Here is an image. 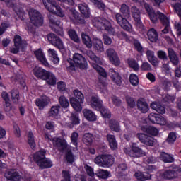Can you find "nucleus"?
Returning <instances> with one entry per match:
<instances>
[{
    "label": "nucleus",
    "mask_w": 181,
    "mask_h": 181,
    "mask_svg": "<svg viewBox=\"0 0 181 181\" xmlns=\"http://www.w3.org/2000/svg\"><path fill=\"white\" fill-rule=\"evenodd\" d=\"M87 55L90 59V63L91 66L98 71L100 74L99 76V86L100 88H103V87H105L108 84L107 82V72L103 67H101V64H103V61L101 59L98 58V57L95 56V54L92 51H88L87 52Z\"/></svg>",
    "instance_id": "f257e3e1"
},
{
    "label": "nucleus",
    "mask_w": 181,
    "mask_h": 181,
    "mask_svg": "<svg viewBox=\"0 0 181 181\" xmlns=\"http://www.w3.org/2000/svg\"><path fill=\"white\" fill-rule=\"evenodd\" d=\"M144 8L151 22H153V23H156V22H158V18H159L163 25H165V29L163 30V32L164 33H169L170 30V27L169 25V18H168L166 16H165L163 13L160 12H157L156 14L155 11H153L152 7L146 3L144 4Z\"/></svg>",
    "instance_id": "f03ea898"
},
{
    "label": "nucleus",
    "mask_w": 181,
    "mask_h": 181,
    "mask_svg": "<svg viewBox=\"0 0 181 181\" xmlns=\"http://www.w3.org/2000/svg\"><path fill=\"white\" fill-rule=\"evenodd\" d=\"M29 16L32 24L28 23L26 30L30 33H35V27L33 25L42 26L43 25V18H42V15H40V13L37 10L33 8L29 11Z\"/></svg>",
    "instance_id": "7ed1b4c3"
},
{
    "label": "nucleus",
    "mask_w": 181,
    "mask_h": 181,
    "mask_svg": "<svg viewBox=\"0 0 181 181\" xmlns=\"http://www.w3.org/2000/svg\"><path fill=\"white\" fill-rule=\"evenodd\" d=\"M74 95L75 98L72 97L69 100L70 104L75 111L80 112V111L83 110V106L81 104L84 103V95H83L81 91L78 90H74Z\"/></svg>",
    "instance_id": "20e7f679"
},
{
    "label": "nucleus",
    "mask_w": 181,
    "mask_h": 181,
    "mask_svg": "<svg viewBox=\"0 0 181 181\" xmlns=\"http://www.w3.org/2000/svg\"><path fill=\"white\" fill-rule=\"evenodd\" d=\"M42 4L45 9L49 11L50 13L56 14L60 18L64 17V12L62 11L60 6H57L56 1L53 0H42Z\"/></svg>",
    "instance_id": "39448f33"
},
{
    "label": "nucleus",
    "mask_w": 181,
    "mask_h": 181,
    "mask_svg": "<svg viewBox=\"0 0 181 181\" xmlns=\"http://www.w3.org/2000/svg\"><path fill=\"white\" fill-rule=\"evenodd\" d=\"M93 25L100 30H107L108 33H114V28L111 26V23L107 19L95 18L93 21Z\"/></svg>",
    "instance_id": "423d86ee"
},
{
    "label": "nucleus",
    "mask_w": 181,
    "mask_h": 181,
    "mask_svg": "<svg viewBox=\"0 0 181 181\" xmlns=\"http://www.w3.org/2000/svg\"><path fill=\"white\" fill-rule=\"evenodd\" d=\"M68 63L69 64V67L71 69H74V66L82 69H87V60H86V58L80 54H75L74 55V60L69 59H68Z\"/></svg>",
    "instance_id": "0eeeda50"
},
{
    "label": "nucleus",
    "mask_w": 181,
    "mask_h": 181,
    "mask_svg": "<svg viewBox=\"0 0 181 181\" xmlns=\"http://www.w3.org/2000/svg\"><path fill=\"white\" fill-rule=\"evenodd\" d=\"M94 162L100 168H110L114 165V157L111 155H102L97 156Z\"/></svg>",
    "instance_id": "6e6552de"
},
{
    "label": "nucleus",
    "mask_w": 181,
    "mask_h": 181,
    "mask_svg": "<svg viewBox=\"0 0 181 181\" xmlns=\"http://www.w3.org/2000/svg\"><path fill=\"white\" fill-rule=\"evenodd\" d=\"M4 177H6L7 181H20L22 180V179L23 180L29 181V174L22 177L19 172L15 169L7 170L4 174Z\"/></svg>",
    "instance_id": "1a4fd4ad"
},
{
    "label": "nucleus",
    "mask_w": 181,
    "mask_h": 181,
    "mask_svg": "<svg viewBox=\"0 0 181 181\" xmlns=\"http://www.w3.org/2000/svg\"><path fill=\"white\" fill-rule=\"evenodd\" d=\"M124 152L126 155L130 156L131 158H139L140 156H145V152L142 149L138 147L136 144L133 143L130 147H127L124 148Z\"/></svg>",
    "instance_id": "9d476101"
},
{
    "label": "nucleus",
    "mask_w": 181,
    "mask_h": 181,
    "mask_svg": "<svg viewBox=\"0 0 181 181\" xmlns=\"http://www.w3.org/2000/svg\"><path fill=\"white\" fill-rule=\"evenodd\" d=\"M26 46V42L22 40L21 36L16 35L14 37V46L10 49V52L13 54H16V53H19V52L23 51V49H25Z\"/></svg>",
    "instance_id": "9b49d317"
},
{
    "label": "nucleus",
    "mask_w": 181,
    "mask_h": 181,
    "mask_svg": "<svg viewBox=\"0 0 181 181\" xmlns=\"http://www.w3.org/2000/svg\"><path fill=\"white\" fill-rule=\"evenodd\" d=\"M45 139H46V141H52L54 146H57L59 151H65V149H67V142H66V140L64 139H61L59 138L53 139L52 136L47 134H45Z\"/></svg>",
    "instance_id": "f8f14e48"
},
{
    "label": "nucleus",
    "mask_w": 181,
    "mask_h": 181,
    "mask_svg": "<svg viewBox=\"0 0 181 181\" xmlns=\"http://www.w3.org/2000/svg\"><path fill=\"white\" fill-rule=\"evenodd\" d=\"M106 55L109 59V62L112 63L116 67H118L121 64V60H119V57H118V54L115 52V49L112 48H109L106 50Z\"/></svg>",
    "instance_id": "ddd939ff"
},
{
    "label": "nucleus",
    "mask_w": 181,
    "mask_h": 181,
    "mask_svg": "<svg viewBox=\"0 0 181 181\" xmlns=\"http://www.w3.org/2000/svg\"><path fill=\"white\" fill-rule=\"evenodd\" d=\"M86 101L90 104L92 108L97 111L101 110V107H103V100H100L97 95L86 98Z\"/></svg>",
    "instance_id": "4468645a"
},
{
    "label": "nucleus",
    "mask_w": 181,
    "mask_h": 181,
    "mask_svg": "<svg viewBox=\"0 0 181 181\" xmlns=\"http://www.w3.org/2000/svg\"><path fill=\"white\" fill-rule=\"evenodd\" d=\"M47 39L53 46L57 47L59 50H64V44H63V41H62L60 37L54 34H49Z\"/></svg>",
    "instance_id": "2eb2a0df"
},
{
    "label": "nucleus",
    "mask_w": 181,
    "mask_h": 181,
    "mask_svg": "<svg viewBox=\"0 0 181 181\" xmlns=\"http://www.w3.org/2000/svg\"><path fill=\"white\" fill-rule=\"evenodd\" d=\"M116 21L122 29L127 32H132V25H131L129 22H128L127 19L124 18L121 14H116Z\"/></svg>",
    "instance_id": "dca6fc26"
},
{
    "label": "nucleus",
    "mask_w": 181,
    "mask_h": 181,
    "mask_svg": "<svg viewBox=\"0 0 181 181\" xmlns=\"http://www.w3.org/2000/svg\"><path fill=\"white\" fill-rule=\"evenodd\" d=\"M148 119L153 124H158V125H168V121H166V119L156 113H151L148 115Z\"/></svg>",
    "instance_id": "f3484780"
},
{
    "label": "nucleus",
    "mask_w": 181,
    "mask_h": 181,
    "mask_svg": "<svg viewBox=\"0 0 181 181\" xmlns=\"http://www.w3.org/2000/svg\"><path fill=\"white\" fill-rule=\"evenodd\" d=\"M136 136L141 144H144L147 146H153L155 145V139L152 136L142 133L137 134Z\"/></svg>",
    "instance_id": "a211bd4d"
},
{
    "label": "nucleus",
    "mask_w": 181,
    "mask_h": 181,
    "mask_svg": "<svg viewBox=\"0 0 181 181\" xmlns=\"http://www.w3.org/2000/svg\"><path fill=\"white\" fill-rule=\"evenodd\" d=\"M49 25L52 29L55 32H59V30H61L59 33H58L59 36H64V33L62 31L63 29L60 21H58L56 19L49 18Z\"/></svg>",
    "instance_id": "6ab92c4d"
},
{
    "label": "nucleus",
    "mask_w": 181,
    "mask_h": 181,
    "mask_svg": "<svg viewBox=\"0 0 181 181\" xmlns=\"http://www.w3.org/2000/svg\"><path fill=\"white\" fill-rule=\"evenodd\" d=\"M132 15L134 19L136 26L142 28V21H141V11L136 6L132 7Z\"/></svg>",
    "instance_id": "aec40b11"
},
{
    "label": "nucleus",
    "mask_w": 181,
    "mask_h": 181,
    "mask_svg": "<svg viewBox=\"0 0 181 181\" xmlns=\"http://www.w3.org/2000/svg\"><path fill=\"white\" fill-rule=\"evenodd\" d=\"M34 54L37 57V60L43 64V66L49 67V62L46 59V56H45V53H43V51L41 49L35 51Z\"/></svg>",
    "instance_id": "412c9836"
},
{
    "label": "nucleus",
    "mask_w": 181,
    "mask_h": 181,
    "mask_svg": "<svg viewBox=\"0 0 181 181\" xmlns=\"http://www.w3.org/2000/svg\"><path fill=\"white\" fill-rule=\"evenodd\" d=\"M109 75L117 86H121L122 81H121V76L117 71H115L114 69H110L109 70Z\"/></svg>",
    "instance_id": "4be33fe9"
},
{
    "label": "nucleus",
    "mask_w": 181,
    "mask_h": 181,
    "mask_svg": "<svg viewBox=\"0 0 181 181\" xmlns=\"http://www.w3.org/2000/svg\"><path fill=\"white\" fill-rule=\"evenodd\" d=\"M93 45L94 49L97 50V52H99L100 53L104 52V44H103V40H101V39L97 37H93Z\"/></svg>",
    "instance_id": "5701e85b"
},
{
    "label": "nucleus",
    "mask_w": 181,
    "mask_h": 181,
    "mask_svg": "<svg viewBox=\"0 0 181 181\" xmlns=\"http://www.w3.org/2000/svg\"><path fill=\"white\" fill-rule=\"evenodd\" d=\"M160 174L161 177H164V179H176L177 177V173L173 170H168L166 171L160 170Z\"/></svg>",
    "instance_id": "b1692460"
},
{
    "label": "nucleus",
    "mask_w": 181,
    "mask_h": 181,
    "mask_svg": "<svg viewBox=\"0 0 181 181\" xmlns=\"http://www.w3.org/2000/svg\"><path fill=\"white\" fill-rule=\"evenodd\" d=\"M78 8L81 12V13L83 15L84 18H90V7H88V5L86 3H82L78 4Z\"/></svg>",
    "instance_id": "393cba45"
},
{
    "label": "nucleus",
    "mask_w": 181,
    "mask_h": 181,
    "mask_svg": "<svg viewBox=\"0 0 181 181\" xmlns=\"http://www.w3.org/2000/svg\"><path fill=\"white\" fill-rule=\"evenodd\" d=\"M46 158V151L44 150H40V151L36 152L33 155V159L36 162L37 165L39 166L42 161Z\"/></svg>",
    "instance_id": "a878e982"
},
{
    "label": "nucleus",
    "mask_w": 181,
    "mask_h": 181,
    "mask_svg": "<svg viewBox=\"0 0 181 181\" xmlns=\"http://www.w3.org/2000/svg\"><path fill=\"white\" fill-rule=\"evenodd\" d=\"M49 103H50V98L47 96H42L40 99H37L35 104L37 107H39L40 110H43Z\"/></svg>",
    "instance_id": "bb28decb"
},
{
    "label": "nucleus",
    "mask_w": 181,
    "mask_h": 181,
    "mask_svg": "<svg viewBox=\"0 0 181 181\" xmlns=\"http://www.w3.org/2000/svg\"><path fill=\"white\" fill-rule=\"evenodd\" d=\"M49 71L45 70L40 67H35L33 69V73L37 78H40L41 80H45L46 78V76Z\"/></svg>",
    "instance_id": "cd10ccee"
},
{
    "label": "nucleus",
    "mask_w": 181,
    "mask_h": 181,
    "mask_svg": "<svg viewBox=\"0 0 181 181\" xmlns=\"http://www.w3.org/2000/svg\"><path fill=\"white\" fill-rule=\"evenodd\" d=\"M47 53L50 60L54 63V64H59L60 59H59L57 52H56L54 49L49 48L47 50Z\"/></svg>",
    "instance_id": "c85d7f7f"
},
{
    "label": "nucleus",
    "mask_w": 181,
    "mask_h": 181,
    "mask_svg": "<svg viewBox=\"0 0 181 181\" xmlns=\"http://www.w3.org/2000/svg\"><path fill=\"white\" fill-rule=\"evenodd\" d=\"M83 114L87 121H97V115H95L93 111L88 109H84L83 110Z\"/></svg>",
    "instance_id": "c756f323"
},
{
    "label": "nucleus",
    "mask_w": 181,
    "mask_h": 181,
    "mask_svg": "<svg viewBox=\"0 0 181 181\" xmlns=\"http://www.w3.org/2000/svg\"><path fill=\"white\" fill-rule=\"evenodd\" d=\"M168 57L173 66H177V64H179V57L176 54V52L171 48L168 49Z\"/></svg>",
    "instance_id": "7c9ffc66"
},
{
    "label": "nucleus",
    "mask_w": 181,
    "mask_h": 181,
    "mask_svg": "<svg viewBox=\"0 0 181 181\" xmlns=\"http://www.w3.org/2000/svg\"><path fill=\"white\" fill-rule=\"evenodd\" d=\"M45 80L47 84H49V86H55L57 83L56 76L52 72L47 73V75L45 76Z\"/></svg>",
    "instance_id": "2f4dec72"
},
{
    "label": "nucleus",
    "mask_w": 181,
    "mask_h": 181,
    "mask_svg": "<svg viewBox=\"0 0 181 181\" xmlns=\"http://www.w3.org/2000/svg\"><path fill=\"white\" fill-rule=\"evenodd\" d=\"M127 169V164H120L119 167L116 169L117 176L119 179H126V175L124 172Z\"/></svg>",
    "instance_id": "473e14b6"
},
{
    "label": "nucleus",
    "mask_w": 181,
    "mask_h": 181,
    "mask_svg": "<svg viewBox=\"0 0 181 181\" xmlns=\"http://www.w3.org/2000/svg\"><path fill=\"white\" fill-rule=\"evenodd\" d=\"M137 107L139 111L143 112L144 114L146 113L147 111H149V106L148 103L143 100H139L137 102Z\"/></svg>",
    "instance_id": "72a5a7b5"
},
{
    "label": "nucleus",
    "mask_w": 181,
    "mask_h": 181,
    "mask_svg": "<svg viewBox=\"0 0 181 181\" xmlns=\"http://www.w3.org/2000/svg\"><path fill=\"white\" fill-rule=\"evenodd\" d=\"M107 139L109 142V145L113 151H115L117 148H118V144L117 143V140L115 139V136L112 134H108L107 136Z\"/></svg>",
    "instance_id": "f704fd0d"
},
{
    "label": "nucleus",
    "mask_w": 181,
    "mask_h": 181,
    "mask_svg": "<svg viewBox=\"0 0 181 181\" xmlns=\"http://www.w3.org/2000/svg\"><path fill=\"white\" fill-rule=\"evenodd\" d=\"M96 176L100 179H108L111 177V173L107 170L99 169L96 172Z\"/></svg>",
    "instance_id": "c9c22d12"
},
{
    "label": "nucleus",
    "mask_w": 181,
    "mask_h": 181,
    "mask_svg": "<svg viewBox=\"0 0 181 181\" xmlns=\"http://www.w3.org/2000/svg\"><path fill=\"white\" fill-rule=\"evenodd\" d=\"M135 177L137 180L145 181L151 179V175L148 173H141V171H138L135 173Z\"/></svg>",
    "instance_id": "e433bc0d"
},
{
    "label": "nucleus",
    "mask_w": 181,
    "mask_h": 181,
    "mask_svg": "<svg viewBox=\"0 0 181 181\" xmlns=\"http://www.w3.org/2000/svg\"><path fill=\"white\" fill-rule=\"evenodd\" d=\"M82 42L88 47V49H91L93 47V41L90 36L83 33L82 35Z\"/></svg>",
    "instance_id": "4c0bfd02"
},
{
    "label": "nucleus",
    "mask_w": 181,
    "mask_h": 181,
    "mask_svg": "<svg viewBox=\"0 0 181 181\" xmlns=\"http://www.w3.org/2000/svg\"><path fill=\"white\" fill-rule=\"evenodd\" d=\"M60 112V105H55L51 107L49 112V116L56 118H59V113Z\"/></svg>",
    "instance_id": "58836bf2"
},
{
    "label": "nucleus",
    "mask_w": 181,
    "mask_h": 181,
    "mask_svg": "<svg viewBox=\"0 0 181 181\" xmlns=\"http://www.w3.org/2000/svg\"><path fill=\"white\" fill-rule=\"evenodd\" d=\"M27 138L28 145L30 146L31 149H35L36 148V142H35V136L33 135V132L31 131L28 132Z\"/></svg>",
    "instance_id": "ea45409f"
},
{
    "label": "nucleus",
    "mask_w": 181,
    "mask_h": 181,
    "mask_svg": "<svg viewBox=\"0 0 181 181\" xmlns=\"http://www.w3.org/2000/svg\"><path fill=\"white\" fill-rule=\"evenodd\" d=\"M151 107L153 110L158 112V114H165V107L160 105V103H159L153 102L151 103Z\"/></svg>",
    "instance_id": "a19ab883"
},
{
    "label": "nucleus",
    "mask_w": 181,
    "mask_h": 181,
    "mask_svg": "<svg viewBox=\"0 0 181 181\" xmlns=\"http://www.w3.org/2000/svg\"><path fill=\"white\" fill-rule=\"evenodd\" d=\"M38 166L41 169L52 168V166H53V162H52L51 159L45 158L44 160L41 161V163H40V165Z\"/></svg>",
    "instance_id": "79ce46f5"
},
{
    "label": "nucleus",
    "mask_w": 181,
    "mask_h": 181,
    "mask_svg": "<svg viewBox=\"0 0 181 181\" xmlns=\"http://www.w3.org/2000/svg\"><path fill=\"white\" fill-rule=\"evenodd\" d=\"M142 131L144 132H146L147 134H149V135H153L156 136L158 134H159V130L158 129L153 127H141Z\"/></svg>",
    "instance_id": "37998d69"
},
{
    "label": "nucleus",
    "mask_w": 181,
    "mask_h": 181,
    "mask_svg": "<svg viewBox=\"0 0 181 181\" xmlns=\"http://www.w3.org/2000/svg\"><path fill=\"white\" fill-rule=\"evenodd\" d=\"M147 35L151 42H156V40H158V33H156V30H155V29L153 28L150 29Z\"/></svg>",
    "instance_id": "c03bdc74"
},
{
    "label": "nucleus",
    "mask_w": 181,
    "mask_h": 181,
    "mask_svg": "<svg viewBox=\"0 0 181 181\" xmlns=\"http://www.w3.org/2000/svg\"><path fill=\"white\" fill-rule=\"evenodd\" d=\"M109 127L112 131H115V132H119L121 129L119 127V123L114 119H111L110 121Z\"/></svg>",
    "instance_id": "a18cd8bd"
},
{
    "label": "nucleus",
    "mask_w": 181,
    "mask_h": 181,
    "mask_svg": "<svg viewBox=\"0 0 181 181\" xmlns=\"http://www.w3.org/2000/svg\"><path fill=\"white\" fill-rule=\"evenodd\" d=\"M93 141H94V136L93 134L86 133L83 135V141L86 145H91V144H93Z\"/></svg>",
    "instance_id": "49530a36"
},
{
    "label": "nucleus",
    "mask_w": 181,
    "mask_h": 181,
    "mask_svg": "<svg viewBox=\"0 0 181 181\" xmlns=\"http://www.w3.org/2000/svg\"><path fill=\"white\" fill-rule=\"evenodd\" d=\"M59 103L62 108H68V107L70 105L69 99H67V98L64 95H62L59 98Z\"/></svg>",
    "instance_id": "de8ad7c7"
},
{
    "label": "nucleus",
    "mask_w": 181,
    "mask_h": 181,
    "mask_svg": "<svg viewBox=\"0 0 181 181\" xmlns=\"http://www.w3.org/2000/svg\"><path fill=\"white\" fill-rule=\"evenodd\" d=\"M160 159L166 163H172L173 162V157L165 152L160 153Z\"/></svg>",
    "instance_id": "09e8293b"
},
{
    "label": "nucleus",
    "mask_w": 181,
    "mask_h": 181,
    "mask_svg": "<svg viewBox=\"0 0 181 181\" xmlns=\"http://www.w3.org/2000/svg\"><path fill=\"white\" fill-rule=\"evenodd\" d=\"M68 35L71 39V40L76 42V43H79L80 37H78V35H77V33H76L74 30H69L68 31Z\"/></svg>",
    "instance_id": "8fccbe9b"
},
{
    "label": "nucleus",
    "mask_w": 181,
    "mask_h": 181,
    "mask_svg": "<svg viewBox=\"0 0 181 181\" xmlns=\"http://www.w3.org/2000/svg\"><path fill=\"white\" fill-rule=\"evenodd\" d=\"M66 114H70V121L73 125H78L80 124V119L78 118V115L71 114L70 112H66Z\"/></svg>",
    "instance_id": "3c124183"
},
{
    "label": "nucleus",
    "mask_w": 181,
    "mask_h": 181,
    "mask_svg": "<svg viewBox=\"0 0 181 181\" xmlns=\"http://www.w3.org/2000/svg\"><path fill=\"white\" fill-rule=\"evenodd\" d=\"M98 111L100 112L103 118H111V112H110V110L106 107H104V106H102Z\"/></svg>",
    "instance_id": "603ef678"
},
{
    "label": "nucleus",
    "mask_w": 181,
    "mask_h": 181,
    "mask_svg": "<svg viewBox=\"0 0 181 181\" xmlns=\"http://www.w3.org/2000/svg\"><path fill=\"white\" fill-rule=\"evenodd\" d=\"M127 63L131 69H134L136 71L139 70V64H138L135 59H129Z\"/></svg>",
    "instance_id": "864d4df0"
},
{
    "label": "nucleus",
    "mask_w": 181,
    "mask_h": 181,
    "mask_svg": "<svg viewBox=\"0 0 181 181\" xmlns=\"http://www.w3.org/2000/svg\"><path fill=\"white\" fill-rule=\"evenodd\" d=\"M78 139V134L76 132H73L71 136V139L72 145H74V151H77V139Z\"/></svg>",
    "instance_id": "5fc2aeb1"
},
{
    "label": "nucleus",
    "mask_w": 181,
    "mask_h": 181,
    "mask_svg": "<svg viewBox=\"0 0 181 181\" xmlns=\"http://www.w3.org/2000/svg\"><path fill=\"white\" fill-rule=\"evenodd\" d=\"M11 98L13 103L18 104V103L19 102V91H18L17 90H11Z\"/></svg>",
    "instance_id": "6e6d98bb"
},
{
    "label": "nucleus",
    "mask_w": 181,
    "mask_h": 181,
    "mask_svg": "<svg viewBox=\"0 0 181 181\" xmlns=\"http://www.w3.org/2000/svg\"><path fill=\"white\" fill-rule=\"evenodd\" d=\"M129 80L132 86H138V84H139V79L138 78V76H136V74H130Z\"/></svg>",
    "instance_id": "4d7b16f0"
},
{
    "label": "nucleus",
    "mask_w": 181,
    "mask_h": 181,
    "mask_svg": "<svg viewBox=\"0 0 181 181\" xmlns=\"http://www.w3.org/2000/svg\"><path fill=\"white\" fill-rule=\"evenodd\" d=\"M66 160L69 165H71L76 158H74L73 153L71 152H68L66 155Z\"/></svg>",
    "instance_id": "13d9d810"
},
{
    "label": "nucleus",
    "mask_w": 181,
    "mask_h": 181,
    "mask_svg": "<svg viewBox=\"0 0 181 181\" xmlns=\"http://www.w3.org/2000/svg\"><path fill=\"white\" fill-rule=\"evenodd\" d=\"M90 2L94 4L99 9H102V11L105 9V4L98 0H90Z\"/></svg>",
    "instance_id": "bf43d9fd"
},
{
    "label": "nucleus",
    "mask_w": 181,
    "mask_h": 181,
    "mask_svg": "<svg viewBox=\"0 0 181 181\" xmlns=\"http://www.w3.org/2000/svg\"><path fill=\"white\" fill-rule=\"evenodd\" d=\"M84 169L86 171V173L88 175V176H90V177H94L95 173H94V169L91 168V166L88 165H85Z\"/></svg>",
    "instance_id": "052dcab7"
},
{
    "label": "nucleus",
    "mask_w": 181,
    "mask_h": 181,
    "mask_svg": "<svg viewBox=\"0 0 181 181\" xmlns=\"http://www.w3.org/2000/svg\"><path fill=\"white\" fill-rule=\"evenodd\" d=\"M120 11L124 16H129V8L127 4H122Z\"/></svg>",
    "instance_id": "680f3d73"
},
{
    "label": "nucleus",
    "mask_w": 181,
    "mask_h": 181,
    "mask_svg": "<svg viewBox=\"0 0 181 181\" xmlns=\"http://www.w3.org/2000/svg\"><path fill=\"white\" fill-rule=\"evenodd\" d=\"M103 40L104 45H106L107 46H110V45L112 43V38L110 37V36L107 35V34H103Z\"/></svg>",
    "instance_id": "e2e57ef3"
},
{
    "label": "nucleus",
    "mask_w": 181,
    "mask_h": 181,
    "mask_svg": "<svg viewBox=\"0 0 181 181\" xmlns=\"http://www.w3.org/2000/svg\"><path fill=\"white\" fill-rule=\"evenodd\" d=\"M14 11L20 19H23V16H25V12L22 8L19 7H14Z\"/></svg>",
    "instance_id": "0e129e2a"
},
{
    "label": "nucleus",
    "mask_w": 181,
    "mask_h": 181,
    "mask_svg": "<svg viewBox=\"0 0 181 181\" xmlns=\"http://www.w3.org/2000/svg\"><path fill=\"white\" fill-rule=\"evenodd\" d=\"M141 69L143 71H150V70H152V66L148 62H143Z\"/></svg>",
    "instance_id": "69168bd1"
},
{
    "label": "nucleus",
    "mask_w": 181,
    "mask_h": 181,
    "mask_svg": "<svg viewBox=\"0 0 181 181\" xmlns=\"http://www.w3.org/2000/svg\"><path fill=\"white\" fill-rule=\"evenodd\" d=\"M62 181H71L70 173L67 170L62 171Z\"/></svg>",
    "instance_id": "338daca9"
},
{
    "label": "nucleus",
    "mask_w": 181,
    "mask_h": 181,
    "mask_svg": "<svg viewBox=\"0 0 181 181\" xmlns=\"http://www.w3.org/2000/svg\"><path fill=\"white\" fill-rule=\"evenodd\" d=\"M13 132L17 138H19L21 136V128H19V125H18V124L14 123Z\"/></svg>",
    "instance_id": "774afa93"
}]
</instances>
